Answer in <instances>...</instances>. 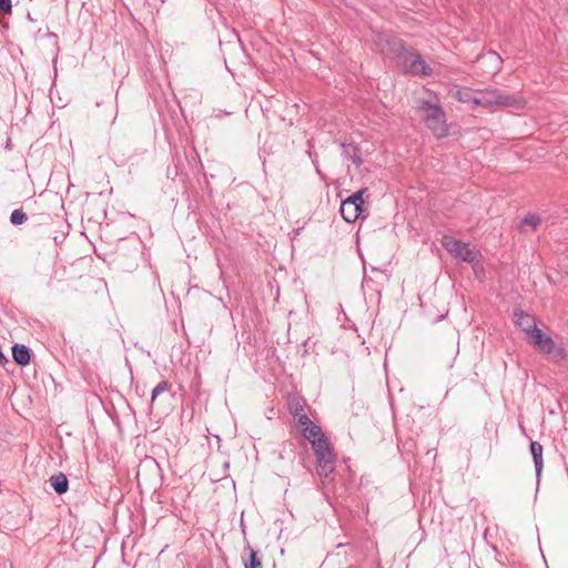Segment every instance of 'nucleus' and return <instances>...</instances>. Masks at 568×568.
<instances>
[{"mask_svg": "<svg viewBox=\"0 0 568 568\" xmlns=\"http://www.w3.org/2000/svg\"><path fill=\"white\" fill-rule=\"evenodd\" d=\"M297 428L311 444L316 457V470L321 477H327L335 469L336 456L328 437L322 428L314 424L306 415L297 417Z\"/></svg>", "mask_w": 568, "mask_h": 568, "instance_id": "1", "label": "nucleus"}, {"mask_svg": "<svg viewBox=\"0 0 568 568\" xmlns=\"http://www.w3.org/2000/svg\"><path fill=\"white\" fill-rule=\"evenodd\" d=\"M516 324L523 328L526 333L527 338L532 334V331L537 329L535 318L521 311L515 312Z\"/></svg>", "mask_w": 568, "mask_h": 568, "instance_id": "10", "label": "nucleus"}, {"mask_svg": "<svg viewBox=\"0 0 568 568\" xmlns=\"http://www.w3.org/2000/svg\"><path fill=\"white\" fill-rule=\"evenodd\" d=\"M526 101L521 97L504 94L498 90L477 91L476 105L484 108L491 106H513L524 108Z\"/></svg>", "mask_w": 568, "mask_h": 568, "instance_id": "3", "label": "nucleus"}, {"mask_svg": "<svg viewBox=\"0 0 568 568\" xmlns=\"http://www.w3.org/2000/svg\"><path fill=\"white\" fill-rule=\"evenodd\" d=\"M442 245L455 258L467 263H474L480 256L479 251L471 247L470 244L458 241L457 239L449 235L443 236Z\"/></svg>", "mask_w": 568, "mask_h": 568, "instance_id": "5", "label": "nucleus"}, {"mask_svg": "<svg viewBox=\"0 0 568 568\" xmlns=\"http://www.w3.org/2000/svg\"><path fill=\"white\" fill-rule=\"evenodd\" d=\"M11 0H0V11L4 13H11Z\"/></svg>", "mask_w": 568, "mask_h": 568, "instance_id": "19", "label": "nucleus"}, {"mask_svg": "<svg viewBox=\"0 0 568 568\" xmlns=\"http://www.w3.org/2000/svg\"><path fill=\"white\" fill-rule=\"evenodd\" d=\"M452 95L463 103H473L476 105L477 91L469 88H456L452 91Z\"/></svg>", "mask_w": 568, "mask_h": 568, "instance_id": "11", "label": "nucleus"}, {"mask_svg": "<svg viewBox=\"0 0 568 568\" xmlns=\"http://www.w3.org/2000/svg\"><path fill=\"white\" fill-rule=\"evenodd\" d=\"M27 215L21 210H14L11 213L10 221L12 224L20 225L24 223Z\"/></svg>", "mask_w": 568, "mask_h": 568, "instance_id": "16", "label": "nucleus"}, {"mask_svg": "<svg viewBox=\"0 0 568 568\" xmlns=\"http://www.w3.org/2000/svg\"><path fill=\"white\" fill-rule=\"evenodd\" d=\"M418 111L427 128L437 139L445 138L448 134L449 128L446 115L439 105L423 102Z\"/></svg>", "mask_w": 568, "mask_h": 568, "instance_id": "2", "label": "nucleus"}, {"mask_svg": "<svg viewBox=\"0 0 568 568\" xmlns=\"http://www.w3.org/2000/svg\"><path fill=\"white\" fill-rule=\"evenodd\" d=\"M50 484L59 495L64 494L68 490V479L62 473L51 476Z\"/></svg>", "mask_w": 568, "mask_h": 568, "instance_id": "13", "label": "nucleus"}, {"mask_svg": "<svg viewBox=\"0 0 568 568\" xmlns=\"http://www.w3.org/2000/svg\"><path fill=\"white\" fill-rule=\"evenodd\" d=\"M539 352L550 355L554 358L561 359L566 357V352L562 347L558 346L556 342L540 328L532 331V334L527 338Z\"/></svg>", "mask_w": 568, "mask_h": 568, "instance_id": "6", "label": "nucleus"}, {"mask_svg": "<svg viewBox=\"0 0 568 568\" xmlns=\"http://www.w3.org/2000/svg\"><path fill=\"white\" fill-rule=\"evenodd\" d=\"M530 450H531L536 467L539 468L542 463V446L537 442H532L530 444Z\"/></svg>", "mask_w": 568, "mask_h": 568, "instance_id": "15", "label": "nucleus"}, {"mask_svg": "<svg viewBox=\"0 0 568 568\" xmlns=\"http://www.w3.org/2000/svg\"><path fill=\"white\" fill-rule=\"evenodd\" d=\"M168 384L165 382L160 383L152 392V400L160 394L166 390Z\"/></svg>", "mask_w": 568, "mask_h": 568, "instance_id": "18", "label": "nucleus"}, {"mask_svg": "<svg viewBox=\"0 0 568 568\" xmlns=\"http://www.w3.org/2000/svg\"><path fill=\"white\" fill-rule=\"evenodd\" d=\"M524 225H529L531 229H536L540 224V219L537 215H528L523 221Z\"/></svg>", "mask_w": 568, "mask_h": 568, "instance_id": "17", "label": "nucleus"}, {"mask_svg": "<svg viewBox=\"0 0 568 568\" xmlns=\"http://www.w3.org/2000/svg\"><path fill=\"white\" fill-rule=\"evenodd\" d=\"M136 480L142 495L155 493L160 483L156 464L153 460L142 463L136 473Z\"/></svg>", "mask_w": 568, "mask_h": 568, "instance_id": "4", "label": "nucleus"}, {"mask_svg": "<svg viewBox=\"0 0 568 568\" xmlns=\"http://www.w3.org/2000/svg\"><path fill=\"white\" fill-rule=\"evenodd\" d=\"M12 357L18 365L26 366L30 363V352L27 346L16 344L12 347Z\"/></svg>", "mask_w": 568, "mask_h": 568, "instance_id": "12", "label": "nucleus"}, {"mask_svg": "<svg viewBox=\"0 0 568 568\" xmlns=\"http://www.w3.org/2000/svg\"><path fill=\"white\" fill-rule=\"evenodd\" d=\"M377 45L385 55H395L400 60L404 57V53L408 50L404 47L400 40L395 38L381 37Z\"/></svg>", "mask_w": 568, "mask_h": 568, "instance_id": "9", "label": "nucleus"}, {"mask_svg": "<svg viewBox=\"0 0 568 568\" xmlns=\"http://www.w3.org/2000/svg\"><path fill=\"white\" fill-rule=\"evenodd\" d=\"M8 363V358L4 356V354L0 351V365H6Z\"/></svg>", "mask_w": 568, "mask_h": 568, "instance_id": "20", "label": "nucleus"}, {"mask_svg": "<svg viewBox=\"0 0 568 568\" xmlns=\"http://www.w3.org/2000/svg\"><path fill=\"white\" fill-rule=\"evenodd\" d=\"M402 64L406 72L414 75H430V67L423 60V58L414 50H407L402 58Z\"/></svg>", "mask_w": 568, "mask_h": 568, "instance_id": "8", "label": "nucleus"}, {"mask_svg": "<svg viewBox=\"0 0 568 568\" xmlns=\"http://www.w3.org/2000/svg\"><path fill=\"white\" fill-rule=\"evenodd\" d=\"M365 191V189L359 190L342 202L341 215L346 222L354 223L359 217L363 211V194Z\"/></svg>", "mask_w": 568, "mask_h": 568, "instance_id": "7", "label": "nucleus"}, {"mask_svg": "<svg viewBox=\"0 0 568 568\" xmlns=\"http://www.w3.org/2000/svg\"><path fill=\"white\" fill-rule=\"evenodd\" d=\"M245 550L248 551V558L244 559V568H262V560L257 551L251 545H247Z\"/></svg>", "mask_w": 568, "mask_h": 568, "instance_id": "14", "label": "nucleus"}]
</instances>
